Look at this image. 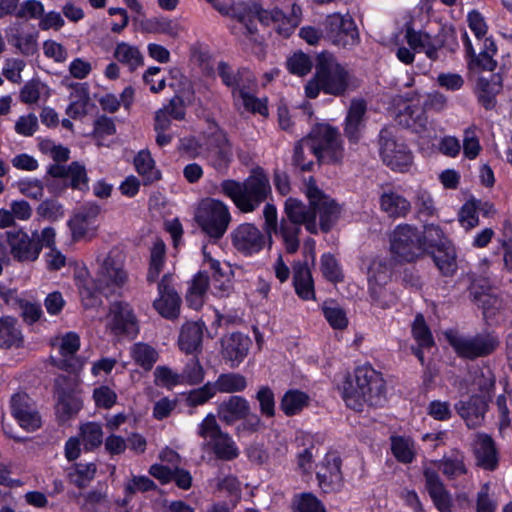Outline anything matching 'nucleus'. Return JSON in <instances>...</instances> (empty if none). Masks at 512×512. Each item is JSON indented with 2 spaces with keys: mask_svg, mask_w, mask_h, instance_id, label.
Segmentation results:
<instances>
[{
  "mask_svg": "<svg viewBox=\"0 0 512 512\" xmlns=\"http://www.w3.org/2000/svg\"><path fill=\"white\" fill-rule=\"evenodd\" d=\"M133 360L146 370H150L157 361L158 354L156 350L144 343L134 344L131 349Z\"/></svg>",
  "mask_w": 512,
  "mask_h": 512,
  "instance_id": "nucleus-47",
  "label": "nucleus"
},
{
  "mask_svg": "<svg viewBox=\"0 0 512 512\" xmlns=\"http://www.w3.org/2000/svg\"><path fill=\"white\" fill-rule=\"evenodd\" d=\"M343 400L347 407L361 411L364 404L382 406L386 400L385 382L380 373L370 366L358 367L354 379L343 384Z\"/></svg>",
  "mask_w": 512,
  "mask_h": 512,
  "instance_id": "nucleus-3",
  "label": "nucleus"
},
{
  "mask_svg": "<svg viewBox=\"0 0 512 512\" xmlns=\"http://www.w3.org/2000/svg\"><path fill=\"white\" fill-rule=\"evenodd\" d=\"M159 297L154 301V308L163 317L173 319L178 317L181 299L172 286V277L165 274L158 283Z\"/></svg>",
  "mask_w": 512,
  "mask_h": 512,
  "instance_id": "nucleus-20",
  "label": "nucleus"
},
{
  "mask_svg": "<svg viewBox=\"0 0 512 512\" xmlns=\"http://www.w3.org/2000/svg\"><path fill=\"white\" fill-rule=\"evenodd\" d=\"M433 261L445 276H452L457 268L455 249L450 245H442L433 252Z\"/></svg>",
  "mask_w": 512,
  "mask_h": 512,
  "instance_id": "nucleus-40",
  "label": "nucleus"
},
{
  "mask_svg": "<svg viewBox=\"0 0 512 512\" xmlns=\"http://www.w3.org/2000/svg\"><path fill=\"white\" fill-rule=\"evenodd\" d=\"M380 208L391 218L406 217L411 211V202L403 195L389 190L380 196Z\"/></svg>",
  "mask_w": 512,
  "mask_h": 512,
  "instance_id": "nucleus-30",
  "label": "nucleus"
},
{
  "mask_svg": "<svg viewBox=\"0 0 512 512\" xmlns=\"http://www.w3.org/2000/svg\"><path fill=\"white\" fill-rule=\"evenodd\" d=\"M341 458L335 453H329L317 466L316 478L318 486L324 493H337L344 486L341 472Z\"/></svg>",
  "mask_w": 512,
  "mask_h": 512,
  "instance_id": "nucleus-17",
  "label": "nucleus"
},
{
  "mask_svg": "<svg viewBox=\"0 0 512 512\" xmlns=\"http://www.w3.org/2000/svg\"><path fill=\"white\" fill-rule=\"evenodd\" d=\"M370 303L382 310L390 309L397 302V296L387 286L368 287Z\"/></svg>",
  "mask_w": 512,
  "mask_h": 512,
  "instance_id": "nucleus-43",
  "label": "nucleus"
},
{
  "mask_svg": "<svg viewBox=\"0 0 512 512\" xmlns=\"http://www.w3.org/2000/svg\"><path fill=\"white\" fill-rule=\"evenodd\" d=\"M216 393L232 394L242 392L247 387L246 377L234 372L222 373L212 382Z\"/></svg>",
  "mask_w": 512,
  "mask_h": 512,
  "instance_id": "nucleus-38",
  "label": "nucleus"
},
{
  "mask_svg": "<svg viewBox=\"0 0 512 512\" xmlns=\"http://www.w3.org/2000/svg\"><path fill=\"white\" fill-rule=\"evenodd\" d=\"M326 37L336 46L350 49L360 42L355 21L349 14L334 13L324 21Z\"/></svg>",
  "mask_w": 512,
  "mask_h": 512,
  "instance_id": "nucleus-12",
  "label": "nucleus"
},
{
  "mask_svg": "<svg viewBox=\"0 0 512 512\" xmlns=\"http://www.w3.org/2000/svg\"><path fill=\"white\" fill-rule=\"evenodd\" d=\"M234 248L245 255L261 251L265 245V235L254 225L244 223L232 232Z\"/></svg>",
  "mask_w": 512,
  "mask_h": 512,
  "instance_id": "nucleus-18",
  "label": "nucleus"
},
{
  "mask_svg": "<svg viewBox=\"0 0 512 512\" xmlns=\"http://www.w3.org/2000/svg\"><path fill=\"white\" fill-rule=\"evenodd\" d=\"M110 329L116 335L135 337L138 333V325L135 315L127 303L116 302L110 308Z\"/></svg>",
  "mask_w": 512,
  "mask_h": 512,
  "instance_id": "nucleus-22",
  "label": "nucleus"
},
{
  "mask_svg": "<svg viewBox=\"0 0 512 512\" xmlns=\"http://www.w3.org/2000/svg\"><path fill=\"white\" fill-rule=\"evenodd\" d=\"M222 357L230 362L232 368L237 367L247 356L250 349L251 340L248 336L235 332L224 336L221 341Z\"/></svg>",
  "mask_w": 512,
  "mask_h": 512,
  "instance_id": "nucleus-23",
  "label": "nucleus"
},
{
  "mask_svg": "<svg viewBox=\"0 0 512 512\" xmlns=\"http://www.w3.org/2000/svg\"><path fill=\"white\" fill-rule=\"evenodd\" d=\"M143 29L148 33L164 34L171 38L178 37L181 28L179 24L167 17H154L143 23Z\"/></svg>",
  "mask_w": 512,
  "mask_h": 512,
  "instance_id": "nucleus-41",
  "label": "nucleus"
},
{
  "mask_svg": "<svg viewBox=\"0 0 512 512\" xmlns=\"http://www.w3.org/2000/svg\"><path fill=\"white\" fill-rule=\"evenodd\" d=\"M393 269L385 259H374L367 272L368 287L387 286L392 279Z\"/></svg>",
  "mask_w": 512,
  "mask_h": 512,
  "instance_id": "nucleus-35",
  "label": "nucleus"
},
{
  "mask_svg": "<svg viewBox=\"0 0 512 512\" xmlns=\"http://www.w3.org/2000/svg\"><path fill=\"white\" fill-rule=\"evenodd\" d=\"M412 333L420 347L429 348L433 346L434 340L427 327L424 317L418 314L412 326Z\"/></svg>",
  "mask_w": 512,
  "mask_h": 512,
  "instance_id": "nucleus-54",
  "label": "nucleus"
},
{
  "mask_svg": "<svg viewBox=\"0 0 512 512\" xmlns=\"http://www.w3.org/2000/svg\"><path fill=\"white\" fill-rule=\"evenodd\" d=\"M405 39L413 50H422L429 45L431 37L428 33L415 31L411 25L406 26Z\"/></svg>",
  "mask_w": 512,
  "mask_h": 512,
  "instance_id": "nucleus-63",
  "label": "nucleus"
},
{
  "mask_svg": "<svg viewBox=\"0 0 512 512\" xmlns=\"http://www.w3.org/2000/svg\"><path fill=\"white\" fill-rule=\"evenodd\" d=\"M323 313L328 323L334 329H345L348 325V319L345 311L338 305H324Z\"/></svg>",
  "mask_w": 512,
  "mask_h": 512,
  "instance_id": "nucleus-57",
  "label": "nucleus"
},
{
  "mask_svg": "<svg viewBox=\"0 0 512 512\" xmlns=\"http://www.w3.org/2000/svg\"><path fill=\"white\" fill-rule=\"evenodd\" d=\"M214 7L224 15H230L237 18L239 22L243 23L250 33H253V20L257 19L265 26L273 25L276 31L288 37L301 21V8L297 4L291 6L290 14L287 15L278 8L271 10L263 9L257 3L239 2L233 3L231 1L221 2L219 0L210 1Z\"/></svg>",
  "mask_w": 512,
  "mask_h": 512,
  "instance_id": "nucleus-2",
  "label": "nucleus"
},
{
  "mask_svg": "<svg viewBox=\"0 0 512 512\" xmlns=\"http://www.w3.org/2000/svg\"><path fill=\"white\" fill-rule=\"evenodd\" d=\"M113 57L119 63L127 66L131 72L144 65V56L139 48L127 42L116 44Z\"/></svg>",
  "mask_w": 512,
  "mask_h": 512,
  "instance_id": "nucleus-33",
  "label": "nucleus"
},
{
  "mask_svg": "<svg viewBox=\"0 0 512 512\" xmlns=\"http://www.w3.org/2000/svg\"><path fill=\"white\" fill-rule=\"evenodd\" d=\"M11 411L20 426L27 431H35L41 426V417L26 393H16L12 396Z\"/></svg>",
  "mask_w": 512,
  "mask_h": 512,
  "instance_id": "nucleus-19",
  "label": "nucleus"
},
{
  "mask_svg": "<svg viewBox=\"0 0 512 512\" xmlns=\"http://www.w3.org/2000/svg\"><path fill=\"white\" fill-rule=\"evenodd\" d=\"M205 372L199 360L193 358L188 362L181 373L183 383L196 385L204 379Z\"/></svg>",
  "mask_w": 512,
  "mask_h": 512,
  "instance_id": "nucleus-59",
  "label": "nucleus"
},
{
  "mask_svg": "<svg viewBox=\"0 0 512 512\" xmlns=\"http://www.w3.org/2000/svg\"><path fill=\"white\" fill-rule=\"evenodd\" d=\"M96 465L94 463H78L74 469L68 473L71 483L79 488H85L94 479L96 474Z\"/></svg>",
  "mask_w": 512,
  "mask_h": 512,
  "instance_id": "nucleus-46",
  "label": "nucleus"
},
{
  "mask_svg": "<svg viewBox=\"0 0 512 512\" xmlns=\"http://www.w3.org/2000/svg\"><path fill=\"white\" fill-rule=\"evenodd\" d=\"M305 194L308 205L294 197L285 200L280 220L275 205L266 203L263 209V228L269 243L271 244L274 235L289 254H295L299 250L302 226L310 234H317L319 230L327 233L340 215L338 204L317 187L313 178L305 184Z\"/></svg>",
  "mask_w": 512,
  "mask_h": 512,
  "instance_id": "nucleus-1",
  "label": "nucleus"
},
{
  "mask_svg": "<svg viewBox=\"0 0 512 512\" xmlns=\"http://www.w3.org/2000/svg\"><path fill=\"white\" fill-rule=\"evenodd\" d=\"M71 180L70 185L74 189L83 190L87 188L88 177L85 167L78 163L72 162L67 166V176Z\"/></svg>",
  "mask_w": 512,
  "mask_h": 512,
  "instance_id": "nucleus-60",
  "label": "nucleus"
},
{
  "mask_svg": "<svg viewBox=\"0 0 512 512\" xmlns=\"http://www.w3.org/2000/svg\"><path fill=\"white\" fill-rule=\"evenodd\" d=\"M367 103L363 99H352L347 112L344 125V134L350 142L356 143L360 139L364 127Z\"/></svg>",
  "mask_w": 512,
  "mask_h": 512,
  "instance_id": "nucleus-24",
  "label": "nucleus"
},
{
  "mask_svg": "<svg viewBox=\"0 0 512 512\" xmlns=\"http://www.w3.org/2000/svg\"><path fill=\"white\" fill-rule=\"evenodd\" d=\"M301 147L318 161L338 163L343 158V148L339 133L328 125H319L309 135L301 139Z\"/></svg>",
  "mask_w": 512,
  "mask_h": 512,
  "instance_id": "nucleus-6",
  "label": "nucleus"
},
{
  "mask_svg": "<svg viewBox=\"0 0 512 512\" xmlns=\"http://www.w3.org/2000/svg\"><path fill=\"white\" fill-rule=\"evenodd\" d=\"M502 91V79L492 75L489 79L480 78L477 84V99L485 110H494L497 106V95Z\"/></svg>",
  "mask_w": 512,
  "mask_h": 512,
  "instance_id": "nucleus-29",
  "label": "nucleus"
},
{
  "mask_svg": "<svg viewBox=\"0 0 512 512\" xmlns=\"http://www.w3.org/2000/svg\"><path fill=\"white\" fill-rule=\"evenodd\" d=\"M6 239L13 258L19 262H33L42 250V245L38 241V232L34 231L31 235L22 229L7 231Z\"/></svg>",
  "mask_w": 512,
  "mask_h": 512,
  "instance_id": "nucleus-14",
  "label": "nucleus"
},
{
  "mask_svg": "<svg viewBox=\"0 0 512 512\" xmlns=\"http://www.w3.org/2000/svg\"><path fill=\"white\" fill-rule=\"evenodd\" d=\"M204 325L199 322H188L183 325L179 335V347L185 353L196 352L202 343Z\"/></svg>",
  "mask_w": 512,
  "mask_h": 512,
  "instance_id": "nucleus-32",
  "label": "nucleus"
},
{
  "mask_svg": "<svg viewBox=\"0 0 512 512\" xmlns=\"http://www.w3.org/2000/svg\"><path fill=\"white\" fill-rule=\"evenodd\" d=\"M221 189L243 213L255 211L271 195L269 177L261 168L254 169L243 182L223 181Z\"/></svg>",
  "mask_w": 512,
  "mask_h": 512,
  "instance_id": "nucleus-4",
  "label": "nucleus"
},
{
  "mask_svg": "<svg viewBox=\"0 0 512 512\" xmlns=\"http://www.w3.org/2000/svg\"><path fill=\"white\" fill-rule=\"evenodd\" d=\"M287 68L292 74L304 76L311 71L312 61L308 55L302 52L294 53L287 60Z\"/></svg>",
  "mask_w": 512,
  "mask_h": 512,
  "instance_id": "nucleus-58",
  "label": "nucleus"
},
{
  "mask_svg": "<svg viewBox=\"0 0 512 512\" xmlns=\"http://www.w3.org/2000/svg\"><path fill=\"white\" fill-rule=\"evenodd\" d=\"M447 106V98L439 93L434 92L426 96L423 102V109L409 105L404 109L403 116H407L406 126L416 133H422L427 130L428 117L425 110L443 111Z\"/></svg>",
  "mask_w": 512,
  "mask_h": 512,
  "instance_id": "nucleus-16",
  "label": "nucleus"
},
{
  "mask_svg": "<svg viewBox=\"0 0 512 512\" xmlns=\"http://www.w3.org/2000/svg\"><path fill=\"white\" fill-rule=\"evenodd\" d=\"M216 72L221 78L222 83L232 90V96L237 98V90L245 86V83H253L254 76L247 69H234L226 62L219 61L216 65Z\"/></svg>",
  "mask_w": 512,
  "mask_h": 512,
  "instance_id": "nucleus-27",
  "label": "nucleus"
},
{
  "mask_svg": "<svg viewBox=\"0 0 512 512\" xmlns=\"http://www.w3.org/2000/svg\"><path fill=\"white\" fill-rule=\"evenodd\" d=\"M249 414V402L241 396H230L217 407L219 419L227 425H232L238 420L245 419Z\"/></svg>",
  "mask_w": 512,
  "mask_h": 512,
  "instance_id": "nucleus-25",
  "label": "nucleus"
},
{
  "mask_svg": "<svg viewBox=\"0 0 512 512\" xmlns=\"http://www.w3.org/2000/svg\"><path fill=\"white\" fill-rule=\"evenodd\" d=\"M445 336L457 355L469 360L492 354L500 343L495 334L488 332L465 336L450 331L445 333Z\"/></svg>",
  "mask_w": 512,
  "mask_h": 512,
  "instance_id": "nucleus-8",
  "label": "nucleus"
},
{
  "mask_svg": "<svg viewBox=\"0 0 512 512\" xmlns=\"http://www.w3.org/2000/svg\"><path fill=\"white\" fill-rule=\"evenodd\" d=\"M320 269L323 276L330 282H340L343 280V274L336 258L330 254H323L320 260Z\"/></svg>",
  "mask_w": 512,
  "mask_h": 512,
  "instance_id": "nucleus-52",
  "label": "nucleus"
},
{
  "mask_svg": "<svg viewBox=\"0 0 512 512\" xmlns=\"http://www.w3.org/2000/svg\"><path fill=\"white\" fill-rule=\"evenodd\" d=\"M389 239L391 253L398 261L413 262L424 255L421 231L413 225H398Z\"/></svg>",
  "mask_w": 512,
  "mask_h": 512,
  "instance_id": "nucleus-10",
  "label": "nucleus"
},
{
  "mask_svg": "<svg viewBox=\"0 0 512 512\" xmlns=\"http://www.w3.org/2000/svg\"><path fill=\"white\" fill-rule=\"evenodd\" d=\"M99 270L96 276V288L106 297L114 295L127 281L128 275L124 269L125 255L113 248L104 256H98Z\"/></svg>",
  "mask_w": 512,
  "mask_h": 512,
  "instance_id": "nucleus-7",
  "label": "nucleus"
},
{
  "mask_svg": "<svg viewBox=\"0 0 512 512\" xmlns=\"http://www.w3.org/2000/svg\"><path fill=\"white\" fill-rule=\"evenodd\" d=\"M197 434L209 440V445L218 459L231 461L239 456L236 443L227 432L222 431L213 413L207 414L201 421Z\"/></svg>",
  "mask_w": 512,
  "mask_h": 512,
  "instance_id": "nucleus-9",
  "label": "nucleus"
},
{
  "mask_svg": "<svg viewBox=\"0 0 512 512\" xmlns=\"http://www.w3.org/2000/svg\"><path fill=\"white\" fill-rule=\"evenodd\" d=\"M413 204L418 218L433 217L437 212L431 194L425 189L419 188L415 191Z\"/></svg>",
  "mask_w": 512,
  "mask_h": 512,
  "instance_id": "nucleus-45",
  "label": "nucleus"
},
{
  "mask_svg": "<svg viewBox=\"0 0 512 512\" xmlns=\"http://www.w3.org/2000/svg\"><path fill=\"white\" fill-rule=\"evenodd\" d=\"M196 219L208 236L220 239L231 222V215L227 205L222 201L208 198L201 202Z\"/></svg>",
  "mask_w": 512,
  "mask_h": 512,
  "instance_id": "nucleus-11",
  "label": "nucleus"
},
{
  "mask_svg": "<svg viewBox=\"0 0 512 512\" xmlns=\"http://www.w3.org/2000/svg\"><path fill=\"white\" fill-rule=\"evenodd\" d=\"M422 248L424 253L428 248L441 247L444 244V233L442 229L435 224H428L424 226L421 231Z\"/></svg>",
  "mask_w": 512,
  "mask_h": 512,
  "instance_id": "nucleus-51",
  "label": "nucleus"
},
{
  "mask_svg": "<svg viewBox=\"0 0 512 512\" xmlns=\"http://www.w3.org/2000/svg\"><path fill=\"white\" fill-rule=\"evenodd\" d=\"M380 155L385 165L394 171L405 172L412 164L411 152L396 141L391 130L384 128L379 135Z\"/></svg>",
  "mask_w": 512,
  "mask_h": 512,
  "instance_id": "nucleus-13",
  "label": "nucleus"
},
{
  "mask_svg": "<svg viewBox=\"0 0 512 512\" xmlns=\"http://www.w3.org/2000/svg\"><path fill=\"white\" fill-rule=\"evenodd\" d=\"M23 342L17 320L12 317L0 319V348L19 347Z\"/></svg>",
  "mask_w": 512,
  "mask_h": 512,
  "instance_id": "nucleus-37",
  "label": "nucleus"
},
{
  "mask_svg": "<svg viewBox=\"0 0 512 512\" xmlns=\"http://www.w3.org/2000/svg\"><path fill=\"white\" fill-rule=\"evenodd\" d=\"M349 85V72L328 53L318 56L314 77L306 84L308 98L314 99L320 91L333 96H342Z\"/></svg>",
  "mask_w": 512,
  "mask_h": 512,
  "instance_id": "nucleus-5",
  "label": "nucleus"
},
{
  "mask_svg": "<svg viewBox=\"0 0 512 512\" xmlns=\"http://www.w3.org/2000/svg\"><path fill=\"white\" fill-rule=\"evenodd\" d=\"M256 399L259 402L260 411L266 417L275 415V399L274 393L268 386H262L257 394Z\"/></svg>",
  "mask_w": 512,
  "mask_h": 512,
  "instance_id": "nucleus-62",
  "label": "nucleus"
},
{
  "mask_svg": "<svg viewBox=\"0 0 512 512\" xmlns=\"http://www.w3.org/2000/svg\"><path fill=\"white\" fill-rule=\"evenodd\" d=\"M391 450L395 458L403 463H411L415 457L414 444L409 438L392 437Z\"/></svg>",
  "mask_w": 512,
  "mask_h": 512,
  "instance_id": "nucleus-49",
  "label": "nucleus"
},
{
  "mask_svg": "<svg viewBox=\"0 0 512 512\" xmlns=\"http://www.w3.org/2000/svg\"><path fill=\"white\" fill-rule=\"evenodd\" d=\"M455 410L468 428L475 429L484 423L488 402L484 396L472 395L466 400L458 401Z\"/></svg>",
  "mask_w": 512,
  "mask_h": 512,
  "instance_id": "nucleus-21",
  "label": "nucleus"
},
{
  "mask_svg": "<svg viewBox=\"0 0 512 512\" xmlns=\"http://www.w3.org/2000/svg\"><path fill=\"white\" fill-rule=\"evenodd\" d=\"M209 287V276L205 271L198 272L192 279L186 295L189 306L195 310L202 307L204 295Z\"/></svg>",
  "mask_w": 512,
  "mask_h": 512,
  "instance_id": "nucleus-36",
  "label": "nucleus"
},
{
  "mask_svg": "<svg viewBox=\"0 0 512 512\" xmlns=\"http://www.w3.org/2000/svg\"><path fill=\"white\" fill-rule=\"evenodd\" d=\"M134 164L137 172L145 178L146 183L160 179V172L155 168V162L149 151H140L134 159Z\"/></svg>",
  "mask_w": 512,
  "mask_h": 512,
  "instance_id": "nucleus-42",
  "label": "nucleus"
},
{
  "mask_svg": "<svg viewBox=\"0 0 512 512\" xmlns=\"http://www.w3.org/2000/svg\"><path fill=\"white\" fill-rule=\"evenodd\" d=\"M439 469L449 478L459 477L467 472L464 458L459 453L444 457L439 464Z\"/></svg>",
  "mask_w": 512,
  "mask_h": 512,
  "instance_id": "nucleus-50",
  "label": "nucleus"
},
{
  "mask_svg": "<svg viewBox=\"0 0 512 512\" xmlns=\"http://www.w3.org/2000/svg\"><path fill=\"white\" fill-rule=\"evenodd\" d=\"M308 396L299 390L287 391L282 397L280 407L287 415H295L308 404Z\"/></svg>",
  "mask_w": 512,
  "mask_h": 512,
  "instance_id": "nucleus-44",
  "label": "nucleus"
},
{
  "mask_svg": "<svg viewBox=\"0 0 512 512\" xmlns=\"http://www.w3.org/2000/svg\"><path fill=\"white\" fill-rule=\"evenodd\" d=\"M37 213L44 219L57 221L64 216V209L58 201L47 199L39 204Z\"/></svg>",
  "mask_w": 512,
  "mask_h": 512,
  "instance_id": "nucleus-61",
  "label": "nucleus"
},
{
  "mask_svg": "<svg viewBox=\"0 0 512 512\" xmlns=\"http://www.w3.org/2000/svg\"><path fill=\"white\" fill-rule=\"evenodd\" d=\"M474 454L478 466L486 470H494L497 467V450L494 440L489 435H477V440L474 446Z\"/></svg>",
  "mask_w": 512,
  "mask_h": 512,
  "instance_id": "nucleus-28",
  "label": "nucleus"
},
{
  "mask_svg": "<svg viewBox=\"0 0 512 512\" xmlns=\"http://www.w3.org/2000/svg\"><path fill=\"white\" fill-rule=\"evenodd\" d=\"M79 347V336L73 332L67 333L61 338L59 346L62 358L58 360L53 359V364L60 369L75 370L77 367V361L73 356L79 350Z\"/></svg>",
  "mask_w": 512,
  "mask_h": 512,
  "instance_id": "nucleus-31",
  "label": "nucleus"
},
{
  "mask_svg": "<svg viewBox=\"0 0 512 512\" xmlns=\"http://www.w3.org/2000/svg\"><path fill=\"white\" fill-rule=\"evenodd\" d=\"M215 395L212 382H207L202 387L191 390L186 397V403L190 407H196L205 404Z\"/></svg>",
  "mask_w": 512,
  "mask_h": 512,
  "instance_id": "nucleus-55",
  "label": "nucleus"
},
{
  "mask_svg": "<svg viewBox=\"0 0 512 512\" xmlns=\"http://www.w3.org/2000/svg\"><path fill=\"white\" fill-rule=\"evenodd\" d=\"M463 39L467 54L472 57V63L483 70L493 71L496 67V61L493 59L494 55L482 51H480L478 55H475L472 44L466 32L463 33Z\"/></svg>",
  "mask_w": 512,
  "mask_h": 512,
  "instance_id": "nucleus-53",
  "label": "nucleus"
},
{
  "mask_svg": "<svg viewBox=\"0 0 512 512\" xmlns=\"http://www.w3.org/2000/svg\"><path fill=\"white\" fill-rule=\"evenodd\" d=\"M70 87L73 91L70 94L71 103L67 107L66 113L72 118H77L86 114L89 93L86 84L75 83Z\"/></svg>",
  "mask_w": 512,
  "mask_h": 512,
  "instance_id": "nucleus-39",
  "label": "nucleus"
},
{
  "mask_svg": "<svg viewBox=\"0 0 512 512\" xmlns=\"http://www.w3.org/2000/svg\"><path fill=\"white\" fill-rule=\"evenodd\" d=\"M204 146L211 165L218 171L225 170L233 157L232 145L227 134L220 129L212 131L206 136Z\"/></svg>",
  "mask_w": 512,
  "mask_h": 512,
  "instance_id": "nucleus-15",
  "label": "nucleus"
},
{
  "mask_svg": "<svg viewBox=\"0 0 512 512\" xmlns=\"http://www.w3.org/2000/svg\"><path fill=\"white\" fill-rule=\"evenodd\" d=\"M251 84L252 83H245V86L240 87L237 90V98L234 100L238 101L241 99L242 104L247 111L266 116L268 114L266 103L248 92Z\"/></svg>",
  "mask_w": 512,
  "mask_h": 512,
  "instance_id": "nucleus-48",
  "label": "nucleus"
},
{
  "mask_svg": "<svg viewBox=\"0 0 512 512\" xmlns=\"http://www.w3.org/2000/svg\"><path fill=\"white\" fill-rule=\"evenodd\" d=\"M299 512H326L322 502L311 493H303L297 500Z\"/></svg>",
  "mask_w": 512,
  "mask_h": 512,
  "instance_id": "nucleus-64",
  "label": "nucleus"
},
{
  "mask_svg": "<svg viewBox=\"0 0 512 512\" xmlns=\"http://www.w3.org/2000/svg\"><path fill=\"white\" fill-rule=\"evenodd\" d=\"M100 213V208L96 204H87L83 206L68 222L73 240L77 241L83 238L91 229L94 228V221Z\"/></svg>",
  "mask_w": 512,
  "mask_h": 512,
  "instance_id": "nucleus-26",
  "label": "nucleus"
},
{
  "mask_svg": "<svg viewBox=\"0 0 512 512\" xmlns=\"http://www.w3.org/2000/svg\"><path fill=\"white\" fill-rule=\"evenodd\" d=\"M81 435L87 449L98 447L102 443V427L94 422L84 424L81 427Z\"/></svg>",
  "mask_w": 512,
  "mask_h": 512,
  "instance_id": "nucleus-56",
  "label": "nucleus"
},
{
  "mask_svg": "<svg viewBox=\"0 0 512 512\" xmlns=\"http://www.w3.org/2000/svg\"><path fill=\"white\" fill-rule=\"evenodd\" d=\"M294 287L297 295L303 300L315 298L314 282L311 271L306 265L298 263L294 266Z\"/></svg>",
  "mask_w": 512,
  "mask_h": 512,
  "instance_id": "nucleus-34",
  "label": "nucleus"
}]
</instances>
